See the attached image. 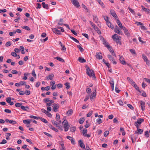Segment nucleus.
<instances>
[{"label": "nucleus", "mask_w": 150, "mask_h": 150, "mask_svg": "<svg viewBox=\"0 0 150 150\" xmlns=\"http://www.w3.org/2000/svg\"><path fill=\"white\" fill-rule=\"evenodd\" d=\"M78 61L81 63H84L86 62L85 59L81 57H79Z\"/></svg>", "instance_id": "nucleus-25"}, {"label": "nucleus", "mask_w": 150, "mask_h": 150, "mask_svg": "<svg viewBox=\"0 0 150 150\" xmlns=\"http://www.w3.org/2000/svg\"><path fill=\"white\" fill-rule=\"evenodd\" d=\"M87 133V129H83V133L84 136L86 137V134Z\"/></svg>", "instance_id": "nucleus-37"}, {"label": "nucleus", "mask_w": 150, "mask_h": 150, "mask_svg": "<svg viewBox=\"0 0 150 150\" xmlns=\"http://www.w3.org/2000/svg\"><path fill=\"white\" fill-rule=\"evenodd\" d=\"M96 91H94L93 92V93L91 94L90 96V98L91 100L92 99H93L94 98L96 97Z\"/></svg>", "instance_id": "nucleus-24"}, {"label": "nucleus", "mask_w": 150, "mask_h": 150, "mask_svg": "<svg viewBox=\"0 0 150 150\" xmlns=\"http://www.w3.org/2000/svg\"><path fill=\"white\" fill-rule=\"evenodd\" d=\"M85 119L84 118H81L79 120V123L80 124H82L84 122Z\"/></svg>", "instance_id": "nucleus-34"}, {"label": "nucleus", "mask_w": 150, "mask_h": 150, "mask_svg": "<svg viewBox=\"0 0 150 150\" xmlns=\"http://www.w3.org/2000/svg\"><path fill=\"white\" fill-rule=\"evenodd\" d=\"M106 24L110 28L112 29H114V25L112 24L110 21H109Z\"/></svg>", "instance_id": "nucleus-23"}, {"label": "nucleus", "mask_w": 150, "mask_h": 150, "mask_svg": "<svg viewBox=\"0 0 150 150\" xmlns=\"http://www.w3.org/2000/svg\"><path fill=\"white\" fill-rule=\"evenodd\" d=\"M144 135L147 138L149 137V135L148 131H146L145 132Z\"/></svg>", "instance_id": "nucleus-51"}, {"label": "nucleus", "mask_w": 150, "mask_h": 150, "mask_svg": "<svg viewBox=\"0 0 150 150\" xmlns=\"http://www.w3.org/2000/svg\"><path fill=\"white\" fill-rule=\"evenodd\" d=\"M63 20L62 18H60V20L58 23L59 25H63L64 24L63 23Z\"/></svg>", "instance_id": "nucleus-31"}, {"label": "nucleus", "mask_w": 150, "mask_h": 150, "mask_svg": "<svg viewBox=\"0 0 150 150\" xmlns=\"http://www.w3.org/2000/svg\"><path fill=\"white\" fill-rule=\"evenodd\" d=\"M140 102L141 106L142 108V110L143 111L145 110V103L144 102L142 101H140Z\"/></svg>", "instance_id": "nucleus-16"}, {"label": "nucleus", "mask_w": 150, "mask_h": 150, "mask_svg": "<svg viewBox=\"0 0 150 150\" xmlns=\"http://www.w3.org/2000/svg\"><path fill=\"white\" fill-rule=\"evenodd\" d=\"M30 118H33L34 119H36V120H38V119H39L40 117H38L35 116H34L33 115H30Z\"/></svg>", "instance_id": "nucleus-45"}, {"label": "nucleus", "mask_w": 150, "mask_h": 150, "mask_svg": "<svg viewBox=\"0 0 150 150\" xmlns=\"http://www.w3.org/2000/svg\"><path fill=\"white\" fill-rule=\"evenodd\" d=\"M144 120L143 118H139L137 120V121L136 122L138 124H140L142 122H143Z\"/></svg>", "instance_id": "nucleus-27"}, {"label": "nucleus", "mask_w": 150, "mask_h": 150, "mask_svg": "<svg viewBox=\"0 0 150 150\" xmlns=\"http://www.w3.org/2000/svg\"><path fill=\"white\" fill-rule=\"evenodd\" d=\"M123 29L124 30V31L125 35L127 37H130V33L129 32L127 29L125 27H124L123 28Z\"/></svg>", "instance_id": "nucleus-7"}, {"label": "nucleus", "mask_w": 150, "mask_h": 150, "mask_svg": "<svg viewBox=\"0 0 150 150\" xmlns=\"http://www.w3.org/2000/svg\"><path fill=\"white\" fill-rule=\"evenodd\" d=\"M109 59L111 61H112L113 64H117V62L115 61L114 58L112 57L110 55L108 54L107 55Z\"/></svg>", "instance_id": "nucleus-5"}, {"label": "nucleus", "mask_w": 150, "mask_h": 150, "mask_svg": "<svg viewBox=\"0 0 150 150\" xmlns=\"http://www.w3.org/2000/svg\"><path fill=\"white\" fill-rule=\"evenodd\" d=\"M85 67L86 69V74L90 77H93L94 79H96V77L94 74V72L92 70H91L89 67L86 65Z\"/></svg>", "instance_id": "nucleus-1"}, {"label": "nucleus", "mask_w": 150, "mask_h": 150, "mask_svg": "<svg viewBox=\"0 0 150 150\" xmlns=\"http://www.w3.org/2000/svg\"><path fill=\"white\" fill-rule=\"evenodd\" d=\"M94 30L97 31V32L98 33V34H101V32L99 28L97 26L96 27L94 28Z\"/></svg>", "instance_id": "nucleus-28"}, {"label": "nucleus", "mask_w": 150, "mask_h": 150, "mask_svg": "<svg viewBox=\"0 0 150 150\" xmlns=\"http://www.w3.org/2000/svg\"><path fill=\"white\" fill-rule=\"evenodd\" d=\"M141 7H142V10L144 11L147 12V13H150V10L149 9L146 8L143 6H141Z\"/></svg>", "instance_id": "nucleus-20"}, {"label": "nucleus", "mask_w": 150, "mask_h": 150, "mask_svg": "<svg viewBox=\"0 0 150 150\" xmlns=\"http://www.w3.org/2000/svg\"><path fill=\"white\" fill-rule=\"evenodd\" d=\"M11 54L13 57H16L17 56V54L16 53L14 52H12Z\"/></svg>", "instance_id": "nucleus-57"}, {"label": "nucleus", "mask_w": 150, "mask_h": 150, "mask_svg": "<svg viewBox=\"0 0 150 150\" xmlns=\"http://www.w3.org/2000/svg\"><path fill=\"white\" fill-rule=\"evenodd\" d=\"M89 23L90 24L92 25V26L94 29V28H95L96 27V25L95 24H94L92 21H89Z\"/></svg>", "instance_id": "nucleus-59"}, {"label": "nucleus", "mask_w": 150, "mask_h": 150, "mask_svg": "<svg viewBox=\"0 0 150 150\" xmlns=\"http://www.w3.org/2000/svg\"><path fill=\"white\" fill-rule=\"evenodd\" d=\"M143 131L142 129H139L137 130V131H135V133L136 134H141L143 133Z\"/></svg>", "instance_id": "nucleus-26"}, {"label": "nucleus", "mask_w": 150, "mask_h": 150, "mask_svg": "<svg viewBox=\"0 0 150 150\" xmlns=\"http://www.w3.org/2000/svg\"><path fill=\"white\" fill-rule=\"evenodd\" d=\"M93 113V111H89L88 114H87L86 116L87 117H90Z\"/></svg>", "instance_id": "nucleus-46"}, {"label": "nucleus", "mask_w": 150, "mask_h": 150, "mask_svg": "<svg viewBox=\"0 0 150 150\" xmlns=\"http://www.w3.org/2000/svg\"><path fill=\"white\" fill-rule=\"evenodd\" d=\"M110 12L111 14L115 18V19H117L118 18V17H117V15L116 14L115 11L112 10H110Z\"/></svg>", "instance_id": "nucleus-9"}, {"label": "nucleus", "mask_w": 150, "mask_h": 150, "mask_svg": "<svg viewBox=\"0 0 150 150\" xmlns=\"http://www.w3.org/2000/svg\"><path fill=\"white\" fill-rule=\"evenodd\" d=\"M73 113V110L72 109L69 110L67 112V115L68 116L71 115Z\"/></svg>", "instance_id": "nucleus-30"}, {"label": "nucleus", "mask_w": 150, "mask_h": 150, "mask_svg": "<svg viewBox=\"0 0 150 150\" xmlns=\"http://www.w3.org/2000/svg\"><path fill=\"white\" fill-rule=\"evenodd\" d=\"M127 80L128 81H129L130 83L132 84L133 82H134L129 77H128L127 79Z\"/></svg>", "instance_id": "nucleus-48"}, {"label": "nucleus", "mask_w": 150, "mask_h": 150, "mask_svg": "<svg viewBox=\"0 0 150 150\" xmlns=\"http://www.w3.org/2000/svg\"><path fill=\"white\" fill-rule=\"evenodd\" d=\"M71 1L72 4L77 8H79L80 6L79 2L77 0H72Z\"/></svg>", "instance_id": "nucleus-3"}, {"label": "nucleus", "mask_w": 150, "mask_h": 150, "mask_svg": "<svg viewBox=\"0 0 150 150\" xmlns=\"http://www.w3.org/2000/svg\"><path fill=\"white\" fill-rule=\"evenodd\" d=\"M70 130L72 132H74L76 131V128L75 127H70Z\"/></svg>", "instance_id": "nucleus-38"}, {"label": "nucleus", "mask_w": 150, "mask_h": 150, "mask_svg": "<svg viewBox=\"0 0 150 150\" xmlns=\"http://www.w3.org/2000/svg\"><path fill=\"white\" fill-rule=\"evenodd\" d=\"M22 105V103H16L15 105L17 107H21Z\"/></svg>", "instance_id": "nucleus-41"}, {"label": "nucleus", "mask_w": 150, "mask_h": 150, "mask_svg": "<svg viewBox=\"0 0 150 150\" xmlns=\"http://www.w3.org/2000/svg\"><path fill=\"white\" fill-rule=\"evenodd\" d=\"M77 47L79 49V50L81 51V52H82L83 50V48H82L80 45H77Z\"/></svg>", "instance_id": "nucleus-58"}, {"label": "nucleus", "mask_w": 150, "mask_h": 150, "mask_svg": "<svg viewBox=\"0 0 150 150\" xmlns=\"http://www.w3.org/2000/svg\"><path fill=\"white\" fill-rule=\"evenodd\" d=\"M128 9H129V11L132 13L134 14L135 13V12L134 11V10L133 9H132L131 8H130L129 7H128Z\"/></svg>", "instance_id": "nucleus-47"}, {"label": "nucleus", "mask_w": 150, "mask_h": 150, "mask_svg": "<svg viewBox=\"0 0 150 150\" xmlns=\"http://www.w3.org/2000/svg\"><path fill=\"white\" fill-rule=\"evenodd\" d=\"M54 76V74H51L48 75L46 77V79L47 80H49V79L52 80Z\"/></svg>", "instance_id": "nucleus-12"}, {"label": "nucleus", "mask_w": 150, "mask_h": 150, "mask_svg": "<svg viewBox=\"0 0 150 150\" xmlns=\"http://www.w3.org/2000/svg\"><path fill=\"white\" fill-rule=\"evenodd\" d=\"M93 20L96 23H97L98 21V18L96 16H93Z\"/></svg>", "instance_id": "nucleus-44"}, {"label": "nucleus", "mask_w": 150, "mask_h": 150, "mask_svg": "<svg viewBox=\"0 0 150 150\" xmlns=\"http://www.w3.org/2000/svg\"><path fill=\"white\" fill-rule=\"evenodd\" d=\"M21 108L22 110L25 111H28L29 110V108L28 106L25 107L23 105H21Z\"/></svg>", "instance_id": "nucleus-21"}, {"label": "nucleus", "mask_w": 150, "mask_h": 150, "mask_svg": "<svg viewBox=\"0 0 150 150\" xmlns=\"http://www.w3.org/2000/svg\"><path fill=\"white\" fill-rule=\"evenodd\" d=\"M20 85H25L26 82L25 81H21L19 82Z\"/></svg>", "instance_id": "nucleus-61"}, {"label": "nucleus", "mask_w": 150, "mask_h": 150, "mask_svg": "<svg viewBox=\"0 0 150 150\" xmlns=\"http://www.w3.org/2000/svg\"><path fill=\"white\" fill-rule=\"evenodd\" d=\"M105 47H106L108 49H109V48L110 47V45L108 44V42H106L105 44L104 45Z\"/></svg>", "instance_id": "nucleus-49"}, {"label": "nucleus", "mask_w": 150, "mask_h": 150, "mask_svg": "<svg viewBox=\"0 0 150 150\" xmlns=\"http://www.w3.org/2000/svg\"><path fill=\"white\" fill-rule=\"evenodd\" d=\"M60 119V115L58 113H57L56 114V119L57 121H58Z\"/></svg>", "instance_id": "nucleus-39"}, {"label": "nucleus", "mask_w": 150, "mask_h": 150, "mask_svg": "<svg viewBox=\"0 0 150 150\" xmlns=\"http://www.w3.org/2000/svg\"><path fill=\"white\" fill-rule=\"evenodd\" d=\"M22 28L28 30H30V28L27 26H23L22 27Z\"/></svg>", "instance_id": "nucleus-35"}, {"label": "nucleus", "mask_w": 150, "mask_h": 150, "mask_svg": "<svg viewBox=\"0 0 150 150\" xmlns=\"http://www.w3.org/2000/svg\"><path fill=\"white\" fill-rule=\"evenodd\" d=\"M97 1L99 3V4L102 6L104 8L105 6L104 5L103 2L101 1V0H97Z\"/></svg>", "instance_id": "nucleus-33"}, {"label": "nucleus", "mask_w": 150, "mask_h": 150, "mask_svg": "<svg viewBox=\"0 0 150 150\" xmlns=\"http://www.w3.org/2000/svg\"><path fill=\"white\" fill-rule=\"evenodd\" d=\"M96 57L97 59H102L103 58L101 53H96Z\"/></svg>", "instance_id": "nucleus-13"}, {"label": "nucleus", "mask_w": 150, "mask_h": 150, "mask_svg": "<svg viewBox=\"0 0 150 150\" xmlns=\"http://www.w3.org/2000/svg\"><path fill=\"white\" fill-rule=\"evenodd\" d=\"M53 111L55 112H56L57 111V109H58L59 108V106L56 103H54L53 105Z\"/></svg>", "instance_id": "nucleus-6"}, {"label": "nucleus", "mask_w": 150, "mask_h": 150, "mask_svg": "<svg viewBox=\"0 0 150 150\" xmlns=\"http://www.w3.org/2000/svg\"><path fill=\"white\" fill-rule=\"evenodd\" d=\"M51 122L53 125H55L56 127L57 126L58 123L57 122H56L54 120H52Z\"/></svg>", "instance_id": "nucleus-52"}, {"label": "nucleus", "mask_w": 150, "mask_h": 150, "mask_svg": "<svg viewBox=\"0 0 150 150\" xmlns=\"http://www.w3.org/2000/svg\"><path fill=\"white\" fill-rule=\"evenodd\" d=\"M9 123L13 125L16 124H17V122L15 121L12 120H10Z\"/></svg>", "instance_id": "nucleus-43"}, {"label": "nucleus", "mask_w": 150, "mask_h": 150, "mask_svg": "<svg viewBox=\"0 0 150 150\" xmlns=\"http://www.w3.org/2000/svg\"><path fill=\"white\" fill-rule=\"evenodd\" d=\"M86 92L87 93L90 94L91 92V90L90 88H87L86 89Z\"/></svg>", "instance_id": "nucleus-40"}, {"label": "nucleus", "mask_w": 150, "mask_h": 150, "mask_svg": "<svg viewBox=\"0 0 150 150\" xmlns=\"http://www.w3.org/2000/svg\"><path fill=\"white\" fill-rule=\"evenodd\" d=\"M131 84L132 85V86L134 87L135 88V89L139 92L140 93L141 92V91L140 90L139 87L137 86L134 82H133V83Z\"/></svg>", "instance_id": "nucleus-14"}, {"label": "nucleus", "mask_w": 150, "mask_h": 150, "mask_svg": "<svg viewBox=\"0 0 150 150\" xmlns=\"http://www.w3.org/2000/svg\"><path fill=\"white\" fill-rule=\"evenodd\" d=\"M67 138L71 141V143L72 144H75V141L74 139L72 137L69 136H67Z\"/></svg>", "instance_id": "nucleus-11"}, {"label": "nucleus", "mask_w": 150, "mask_h": 150, "mask_svg": "<svg viewBox=\"0 0 150 150\" xmlns=\"http://www.w3.org/2000/svg\"><path fill=\"white\" fill-rule=\"evenodd\" d=\"M96 122L100 124L102 123V121L101 119L100 118H98L96 120Z\"/></svg>", "instance_id": "nucleus-60"}, {"label": "nucleus", "mask_w": 150, "mask_h": 150, "mask_svg": "<svg viewBox=\"0 0 150 150\" xmlns=\"http://www.w3.org/2000/svg\"><path fill=\"white\" fill-rule=\"evenodd\" d=\"M63 127L65 132L67 131L69 127V126L68 125V122L66 120H64L63 122Z\"/></svg>", "instance_id": "nucleus-2"}, {"label": "nucleus", "mask_w": 150, "mask_h": 150, "mask_svg": "<svg viewBox=\"0 0 150 150\" xmlns=\"http://www.w3.org/2000/svg\"><path fill=\"white\" fill-rule=\"evenodd\" d=\"M23 122L24 124H29L30 123V121H28L26 120H23Z\"/></svg>", "instance_id": "nucleus-56"}, {"label": "nucleus", "mask_w": 150, "mask_h": 150, "mask_svg": "<svg viewBox=\"0 0 150 150\" xmlns=\"http://www.w3.org/2000/svg\"><path fill=\"white\" fill-rule=\"evenodd\" d=\"M24 93L25 94V93L26 95H28L30 94V91L26 90L25 91Z\"/></svg>", "instance_id": "nucleus-63"}, {"label": "nucleus", "mask_w": 150, "mask_h": 150, "mask_svg": "<svg viewBox=\"0 0 150 150\" xmlns=\"http://www.w3.org/2000/svg\"><path fill=\"white\" fill-rule=\"evenodd\" d=\"M142 57L144 61L147 60L148 59L146 56L144 54H142Z\"/></svg>", "instance_id": "nucleus-42"}, {"label": "nucleus", "mask_w": 150, "mask_h": 150, "mask_svg": "<svg viewBox=\"0 0 150 150\" xmlns=\"http://www.w3.org/2000/svg\"><path fill=\"white\" fill-rule=\"evenodd\" d=\"M104 18L105 20L106 21V23L109 21H108V16H104Z\"/></svg>", "instance_id": "nucleus-62"}, {"label": "nucleus", "mask_w": 150, "mask_h": 150, "mask_svg": "<svg viewBox=\"0 0 150 150\" xmlns=\"http://www.w3.org/2000/svg\"><path fill=\"white\" fill-rule=\"evenodd\" d=\"M11 45V42L10 41H8L6 43L5 45L6 47H8L10 46Z\"/></svg>", "instance_id": "nucleus-64"}, {"label": "nucleus", "mask_w": 150, "mask_h": 150, "mask_svg": "<svg viewBox=\"0 0 150 150\" xmlns=\"http://www.w3.org/2000/svg\"><path fill=\"white\" fill-rule=\"evenodd\" d=\"M115 32L117 34H120V29L116 25L115 28L114 29Z\"/></svg>", "instance_id": "nucleus-15"}, {"label": "nucleus", "mask_w": 150, "mask_h": 150, "mask_svg": "<svg viewBox=\"0 0 150 150\" xmlns=\"http://www.w3.org/2000/svg\"><path fill=\"white\" fill-rule=\"evenodd\" d=\"M116 22H117V24H118L119 27L120 28H123L121 22L118 19V18H117V19Z\"/></svg>", "instance_id": "nucleus-19"}, {"label": "nucleus", "mask_w": 150, "mask_h": 150, "mask_svg": "<svg viewBox=\"0 0 150 150\" xmlns=\"http://www.w3.org/2000/svg\"><path fill=\"white\" fill-rule=\"evenodd\" d=\"M42 5L44 8L47 9H49V5L48 4H46L45 2H43L42 3Z\"/></svg>", "instance_id": "nucleus-17"}, {"label": "nucleus", "mask_w": 150, "mask_h": 150, "mask_svg": "<svg viewBox=\"0 0 150 150\" xmlns=\"http://www.w3.org/2000/svg\"><path fill=\"white\" fill-rule=\"evenodd\" d=\"M64 85L66 86V88L67 89H68L70 88V86L69 85V83L68 82L66 83H65Z\"/></svg>", "instance_id": "nucleus-36"}, {"label": "nucleus", "mask_w": 150, "mask_h": 150, "mask_svg": "<svg viewBox=\"0 0 150 150\" xmlns=\"http://www.w3.org/2000/svg\"><path fill=\"white\" fill-rule=\"evenodd\" d=\"M112 38L114 40H121V38L116 34H114L112 36Z\"/></svg>", "instance_id": "nucleus-4"}, {"label": "nucleus", "mask_w": 150, "mask_h": 150, "mask_svg": "<svg viewBox=\"0 0 150 150\" xmlns=\"http://www.w3.org/2000/svg\"><path fill=\"white\" fill-rule=\"evenodd\" d=\"M39 119H40L42 122L45 123H48V121L47 120L43 118L42 117H40Z\"/></svg>", "instance_id": "nucleus-32"}, {"label": "nucleus", "mask_w": 150, "mask_h": 150, "mask_svg": "<svg viewBox=\"0 0 150 150\" xmlns=\"http://www.w3.org/2000/svg\"><path fill=\"white\" fill-rule=\"evenodd\" d=\"M79 143L80 145V146L81 148L83 149H85V147L84 144L83 142L81 140H79Z\"/></svg>", "instance_id": "nucleus-18"}, {"label": "nucleus", "mask_w": 150, "mask_h": 150, "mask_svg": "<svg viewBox=\"0 0 150 150\" xmlns=\"http://www.w3.org/2000/svg\"><path fill=\"white\" fill-rule=\"evenodd\" d=\"M54 59H56L60 61V62H64V60L63 59H62L59 57H55L54 58Z\"/></svg>", "instance_id": "nucleus-29"}, {"label": "nucleus", "mask_w": 150, "mask_h": 150, "mask_svg": "<svg viewBox=\"0 0 150 150\" xmlns=\"http://www.w3.org/2000/svg\"><path fill=\"white\" fill-rule=\"evenodd\" d=\"M11 98L10 97L7 98L6 99V101L8 103H9L11 101Z\"/></svg>", "instance_id": "nucleus-53"}, {"label": "nucleus", "mask_w": 150, "mask_h": 150, "mask_svg": "<svg viewBox=\"0 0 150 150\" xmlns=\"http://www.w3.org/2000/svg\"><path fill=\"white\" fill-rule=\"evenodd\" d=\"M120 57L119 60L120 62L122 64H126V62L124 60V58L122 56L119 55Z\"/></svg>", "instance_id": "nucleus-10"}, {"label": "nucleus", "mask_w": 150, "mask_h": 150, "mask_svg": "<svg viewBox=\"0 0 150 150\" xmlns=\"http://www.w3.org/2000/svg\"><path fill=\"white\" fill-rule=\"evenodd\" d=\"M109 134V132L108 131H105L104 133V136L105 137H107Z\"/></svg>", "instance_id": "nucleus-55"}, {"label": "nucleus", "mask_w": 150, "mask_h": 150, "mask_svg": "<svg viewBox=\"0 0 150 150\" xmlns=\"http://www.w3.org/2000/svg\"><path fill=\"white\" fill-rule=\"evenodd\" d=\"M109 83L111 85V86L112 89V90L114 88V81L113 79H112L109 81Z\"/></svg>", "instance_id": "nucleus-22"}, {"label": "nucleus", "mask_w": 150, "mask_h": 150, "mask_svg": "<svg viewBox=\"0 0 150 150\" xmlns=\"http://www.w3.org/2000/svg\"><path fill=\"white\" fill-rule=\"evenodd\" d=\"M105 47H106L108 49H109V48L110 47V45L108 44V42H106L105 44L104 45Z\"/></svg>", "instance_id": "nucleus-50"}, {"label": "nucleus", "mask_w": 150, "mask_h": 150, "mask_svg": "<svg viewBox=\"0 0 150 150\" xmlns=\"http://www.w3.org/2000/svg\"><path fill=\"white\" fill-rule=\"evenodd\" d=\"M52 30L53 32L55 34L59 35L61 34L60 31L57 28H52Z\"/></svg>", "instance_id": "nucleus-8"}, {"label": "nucleus", "mask_w": 150, "mask_h": 150, "mask_svg": "<svg viewBox=\"0 0 150 150\" xmlns=\"http://www.w3.org/2000/svg\"><path fill=\"white\" fill-rule=\"evenodd\" d=\"M7 142L6 140L4 139L2 140V141L1 142H0V144H5L7 143Z\"/></svg>", "instance_id": "nucleus-54"}]
</instances>
